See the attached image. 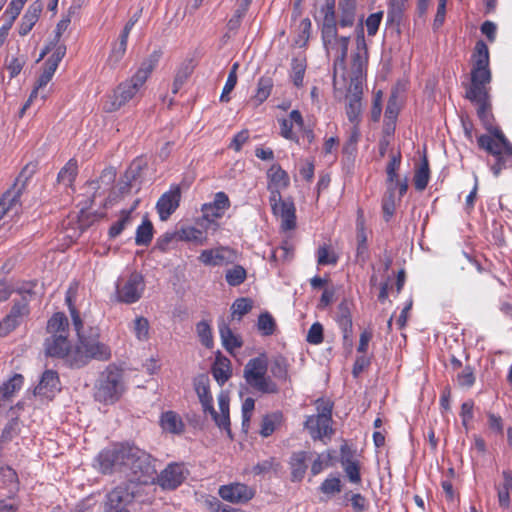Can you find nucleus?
I'll use <instances>...</instances> for the list:
<instances>
[{
	"label": "nucleus",
	"instance_id": "obj_32",
	"mask_svg": "<svg viewBox=\"0 0 512 512\" xmlns=\"http://www.w3.org/2000/svg\"><path fill=\"white\" fill-rule=\"evenodd\" d=\"M219 334L223 347L230 353L243 345L241 337L234 334L229 325L224 322L219 325Z\"/></svg>",
	"mask_w": 512,
	"mask_h": 512
},
{
	"label": "nucleus",
	"instance_id": "obj_8",
	"mask_svg": "<svg viewBox=\"0 0 512 512\" xmlns=\"http://www.w3.org/2000/svg\"><path fill=\"white\" fill-rule=\"evenodd\" d=\"M124 390L122 370L115 365H108L96 380L94 398L100 403L111 405L121 398Z\"/></svg>",
	"mask_w": 512,
	"mask_h": 512
},
{
	"label": "nucleus",
	"instance_id": "obj_40",
	"mask_svg": "<svg viewBox=\"0 0 512 512\" xmlns=\"http://www.w3.org/2000/svg\"><path fill=\"white\" fill-rule=\"evenodd\" d=\"M430 179V170H429V164L426 157H424L419 165V167L416 169L413 181L415 189L418 191H423Z\"/></svg>",
	"mask_w": 512,
	"mask_h": 512
},
{
	"label": "nucleus",
	"instance_id": "obj_34",
	"mask_svg": "<svg viewBox=\"0 0 512 512\" xmlns=\"http://www.w3.org/2000/svg\"><path fill=\"white\" fill-rule=\"evenodd\" d=\"M268 186L286 189L290 179L285 170L279 164H273L267 171Z\"/></svg>",
	"mask_w": 512,
	"mask_h": 512
},
{
	"label": "nucleus",
	"instance_id": "obj_55",
	"mask_svg": "<svg viewBox=\"0 0 512 512\" xmlns=\"http://www.w3.org/2000/svg\"><path fill=\"white\" fill-rule=\"evenodd\" d=\"M231 309L233 317H237L238 320H241V318L252 309V301L247 298L236 299Z\"/></svg>",
	"mask_w": 512,
	"mask_h": 512
},
{
	"label": "nucleus",
	"instance_id": "obj_2",
	"mask_svg": "<svg viewBox=\"0 0 512 512\" xmlns=\"http://www.w3.org/2000/svg\"><path fill=\"white\" fill-rule=\"evenodd\" d=\"M491 80L489 50L485 42L479 40L476 42L472 54L470 84L466 88L465 97L477 106V115L480 121L490 132V136L495 139L493 131L498 128L493 126L494 117L489 95Z\"/></svg>",
	"mask_w": 512,
	"mask_h": 512
},
{
	"label": "nucleus",
	"instance_id": "obj_28",
	"mask_svg": "<svg viewBox=\"0 0 512 512\" xmlns=\"http://www.w3.org/2000/svg\"><path fill=\"white\" fill-rule=\"evenodd\" d=\"M335 320L343 333V338L347 340L352 334V317L347 301H342L338 305Z\"/></svg>",
	"mask_w": 512,
	"mask_h": 512
},
{
	"label": "nucleus",
	"instance_id": "obj_33",
	"mask_svg": "<svg viewBox=\"0 0 512 512\" xmlns=\"http://www.w3.org/2000/svg\"><path fill=\"white\" fill-rule=\"evenodd\" d=\"M212 375L219 385H224L232 375L231 363L226 357H217L212 366Z\"/></svg>",
	"mask_w": 512,
	"mask_h": 512
},
{
	"label": "nucleus",
	"instance_id": "obj_31",
	"mask_svg": "<svg viewBox=\"0 0 512 512\" xmlns=\"http://www.w3.org/2000/svg\"><path fill=\"white\" fill-rule=\"evenodd\" d=\"M324 13L323 24H322V39L334 37L337 33V21L334 9V4H327L322 9Z\"/></svg>",
	"mask_w": 512,
	"mask_h": 512
},
{
	"label": "nucleus",
	"instance_id": "obj_4",
	"mask_svg": "<svg viewBox=\"0 0 512 512\" xmlns=\"http://www.w3.org/2000/svg\"><path fill=\"white\" fill-rule=\"evenodd\" d=\"M161 56V50H154L149 54L130 78L120 82L112 93L105 97L104 111L116 112L141 97L145 83L158 65Z\"/></svg>",
	"mask_w": 512,
	"mask_h": 512
},
{
	"label": "nucleus",
	"instance_id": "obj_42",
	"mask_svg": "<svg viewBox=\"0 0 512 512\" xmlns=\"http://www.w3.org/2000/svg\"><path fill=\"white\" fill-rule=\"evenodd\" d=\"M401 153L397 152L390 157L389 162L386 166V174H387V187H396L398 184V170L401 165Z\"/></svg>",
	"mask_w": 512,
	"mask_h": 512
},
{
	"label": "nucleus",
	"instance_id": "obj_7",
	"mask_svg": "<svg viewBox=\"0 0 512 512\" xmlns=\"http://www.w3.org/2000/svg\"><path fill=\"white\" fill-rule=\"evenodd\" d=\"M269 361L265 353L251 358L243 369V378L249 388L261 394H277L279 386L277 382L268 375Z\"/></svg>",
	"mask_w": 512,
	"mask_h": 512
},
{
	"label": "nucleus",
	"instance_id": "obj_52",
	"mask_svg": "<svg viewBox=\"0 0 512 512\" xmlns=\"http://www.w3.org/2000/svg\"><path fill=\"white\" fill-rule=\"evenodd\" d=\"M257 327L262 335L270 336L275 331L276 323L271 314L265 312L259 315Z\"/></svg>",
	"mask_w": 512,
	"mask_h": 512
},
{
	"label": "nucleus",
	"instance_id": "obj_47",
	"mask_svg": "<svg viewBox=\"0 0 512 512\" xmlns=\"http://www.w3.org/2000/svg\"><path fill=\"white\" fill-rule=\"evenodd\" d=\"M408 0H389L387 19L389 22H400Z\"/></svg>",
	"mask_w": 512,
	"mask_h": 512
},
{
	"label": "nucleus",
	"instance_id": "obj_10",
	"mask_svg": "<svg viewBox=\"0 0 512 512\" xmlns=\"http://www.w3.org/2000/svg\"><path fill=\"white\" fill-rule=\"evenodd\" d=\"M35 172V165L27 164L15 179L14 184L0 199V220L8 214L15 215L21 208L20 197L27 181Z\"/></svg>",
	"mask_w": 512,
	"mask_h": 512
},
{
	"label": "nucleus",
	"instance_id": "obj_25",
	"mask_svg": "<svg viewBox=\"0 0 512 512\" xmlns=\"http://www.w3.org/2000/svg\"><path fill=\"white\" fill-rule=\"evenodd\" d=\"M42 10L43 4L40 1H35L29 5L19 25V34L21 36L27 35L32 30L38 21Z\"/></svg>",
	"mask_w": 512,
	"mask_h": 512
},
{
	"label": "nucleus",
	"instance_id": "obj_14",
	"mask_svg": "<svg viewBox=\"0 0 512 512\" xmlns=\"http://www.w3.org/2000/svg\"><path fill=\"white\" fill-rule=\"evenodd\" d=\"M324 47L328 54L334 53V77L333 84L334 87L337 88L339 85L338 75L341 73V78L343 81L346 80V57L348 52V45L350 42L349 36H341L338 37V34L335 33L334 37L324 38L322 39Z\"/></svg>",
	"mask_w": 512,
	"mask_h": 512
},
{
	"label": "nucleus",
	"instance_id": "obj_62",
	"mask_svg": "<svg viewBox=\"0 0 512 512\" xmlns=\"http://www.w3.org/2000/svg\"><path fill=\"white\" fill-rule=\"evenodd\" d=\"M66 54V47L64 45H58L51 56L45 62V65L57 70L59 63Z\"/></svg>",
	"mask_w": 512,
	"mask_h": 512
},
{
	"label": "nucleus",
	"instance_id": "obj_18",
	"mask_svg": "<svg viewBox=\"0 0 512 512\" xmlns=\"http://www.w3.org/2000/svg\"><path fill=\"white\" fill-rule=\"evenodd\" d=\"M181 186L172 184L156 203V210L161 221H166L176 211L181 201Z\"/></svg>",
	"mask_w": 512,
	"mask_h": 512
},
{
	"label": "nucleus",
	"instance_id": "obj_59",
	"mask_svg": "<svg viewBox=\"0 0 512 512\" xmlns=\"http://www.w3.org/2000/svg\"><path fill=\"white\" fill-rule=\"evenodd\" d=\"M474 382L475 376L471 366H466L462 372L457 375V383L463 388H470Z\"/></svg>",
	"mask_w": 512,
	"mask_h": 512
},
{
	"label": "nucleus",
	"instance_id": "obj_58",
	"mask_svg": "<svg viewBox=\"0 0 512 512\" xmlns=\"http://www.w3.org/2000/svg\"><path fill=\"white\" fill-rule=\"evenodd\" d=\"M214 420L215 424L221 428L226 430L228 433H230V417L229 413H217L214 407L212 409H209L207 411Z\"/></svg>",
	"mask_w": 512,
	"mask_h": 512
},
{
	"label": "nucleus",
	"instance_id": "obj_45",
	"mask_svg": "<svg viewBox=\"0 0 512 512\" xmlns=\"http://www.w3.org/2000/svg\"><path fill=\"white\" fill-rule=\"evenodd\" d=\"M246 278V269L241 265H234L225 272V280L228 285L232 287L239 286L246 280Z\"/></svg>",
	"mask_w": 512,
	"mask_h": 512
},
{
	"label": "nucleus",
	"instance_id": "obj_12",
	"mask_svg": "<svg viewBox=\"0 0 512 512\" xmlns=\"http://www.w3.org/2000/svg\"><path fill=\"white\" fill-rule=\"evenodd\" d=\"M136 497L134 483H122L113 488L106 495L104 503L105 512H131Z\"/></svg>",
	"mask_w": 512,
	"mask_h": 512
},
{
	"label": "nucleus",
	"instance_id": "obj_54",
	"mask_svg": "<svg viewBox=\"0 0 512 512\" xmlns=\"http://www.w3.org/2000/svg\"><path fill=\"white\" fill-rule=\"evenodd\" d=\"M271 371L276 379L286 381L288 379V364L286 359L284 357L275 358Z\"/></svg>",
	"mask_w": 512,
	"mask_h": 512
},
{
	"label": "nucleus",
	"instance_id": "obj_11",
	"mask_svg": "<svg viewBox=\"0 0 512 512\" xmlns=\"http://www.w3.org/2000/svg\"><path fill=\"white\" fill-rule=\"evenodd\" d=\"M34 284L22 286L17 289L20 299L14 300L10 313L0 322V336H6L29 315V302L33 292Z\"/></svg>",
	"mask_w": 512,
	"mask_h": 512
},
{
	"label": "nucleus",
	"instance_id": "obj_48",
	"mask_svg": "<svg viewBox=\"0 0 512 512\" xmlns=\"http://www.w3.org/2000/svg\"><path fill=\"white\" fill-rule=\"evenodd\" d=\"M55 71H56L55 69H53L47 65H44L43 72L40 74V76L37 80V85H36L35 89L32 91L28 102L24 106V109L29 105L32 98L36 97L37 94L47 86V84L51 81Z\"/></svg>",
	"mask_w": 512,
	"mask_h": 512
},
{
	"label": "nucleus",
	"instance_id": "obj_1",
	"mask_svg": "<svg viewBox=\"0 0 512 512\" xmlns=\"http://www.w3.org/2000/svg\"><path fill=\"white\" fill-rule=\"evenodd\" d=\"M103 474L125 473L128 483L154 484L156 475L155 459L145 450L129 444H115L102 450L96 459Z\"/></svg>",
	"mask_w": 512,
	"mask_h": 512
},
{
	"label": "nucleus",
	"instance_id": "obj_56",
	"mask_svg": "<svg viewBox=\"0 0 512 512\" xmlns=\"http://www.w3.org/2000/svg\"><path fill=\"white\" fill-rule=\"evenodd\" d=\"M342 484L341 480L337 476L328 477L326 478L321 486L320 491L326 495H334L336 493H339L341 491Z\"/></svg>",
	"mask_w": 512,
	"mask_h": 512
},
{
	"label": "nucleus",
	"instance_id": "obj_16",
	"mask_svg": "<svg viewBox=\"0 0 512 512\" xmlns=\"http://www.w3.org/2000/svg\"><path fill=\"white\" fill-rule=\"evenodd\" d=\"M236 250L228 246H218L202 250L198 260L205 266L221 267L234 264L237 261Z\"/></svg>",
	"mask_w": 512,
	"mask_h": 512
},
{
	"label": "nucleus",
	"instance_id": "obj_50",
	"mask_svg": "<svg viewBox=\"0 0 512 512\" xmlns=\"http://www.w3.org/2000/svg\"><path fill=\"white\" fill-rule=\"evenodd\" d=\"M197 335L202 343L207 348L213 347V336L210 324L203 320L196 325Z\"/></svg>",
	"mask_w": 512,
	"mask_h": 512
},
{
	"label": "nucleus",
	"instance_id": "obj_13",
	"mask_svg": "<svg viewBox=\"0 0 512 512\" xmlns=\"http://www.w3.org/2000/svg\"><path fill=\"white\" fill-rule=\"evenodd\" d=\"M317 410V414L307 417L304 427L313 440L330 438L333 434L332 406L329 404L317 405Z\"/></svg>",
	"mask_w": 512,
	"mask_h": 512
},
{
	"label": "nucleus",
	"instance_id": "obj_64",
	"mask_svg": "<svg viewBox=\"0 0 512 512\" xmlns=\"http://www.w3.org/2000/svg\"><path fill=\"white\" fill-rule=\"evenodd\" d=\"M473 408L474 403L471 400L466 401L461 405L460 417L462 419V425L466 430L468 429L469 422L474 417Z\"/></svg>",
	"mask_w": 512,
	"mask_h": 512
},
{
	"label": "nucleus",
	"instance_id": "obj_43",
	"mask_svg": "<svg viewBox=\"0 0 512 512\" xmlns=\"http://www.w3.org/2000/svg\"><path fill=\"white\" fill-rule=\"evenodd\" d=\"M131 331L138 341H148L150 338V324L148 319L143 316H137L131 325Z\"/></svg>",
	"mask_w": 512,
	"mask_h": 512
},
{
	"label": "nucleus",
	"instance_id": "obj_9",
	"mask_svg": "<svg viewBox=\"0 0 512 512\" xmlns=\"http://www.w3.org/2000/svg\"><path fill=\"white\" fill-rule=\"evenodd\" d=\"M493 136L495 139L486 134L481 135L477 142L481 149L496 157V163L491 167V171L495 177H498L507 166V162H511L512 165V144L500 129H495Z\"/></svg>",
	"mask_w": 512,
	"mask_h": 512
},
{
	"label": "nucleus",
	"instance_id": "obj_46",
	"mask_svg": "<svg viewBox=\"0 0 512 512\" xmlns=\"http://www.w3.org/2000/svg\"><path fill=\"white\" fill-rule=\"evenodd\" d=\"M153 238V226L149 220H144L141 225L137 227L135 243L137 245L147 246Z\"/></svg>",
	"mask_w": 512,
	"mask_h": 512
},
{
	"label": "nucleus",
	"instance_id": "obj_30",
	"mask_svg": "<svg viewBox=\"0 0 512 512\" xmlns=\"http://www.w3.org/2000/svg\"><path fill=\"white\" fill-rule=\"evenodd\" d=\"M160 425L166 432L181 434L184 431V423L179 414L174 411H166L160 417Z\"/></svg>",
	"mask_w": 512,
	"mask_h": 512
},
{
	"label": "nucleus",
	"instance_id": "obj_20",
	"mask_svg": "<svg viewBox=\"0 0 512 512\" xmlns=\"http://www.w3.org/2000/svg\"><path fill=\"white\" fill-rule=\"evenodd\" d=\"M230 205L228 195L223 191H219L215 193L213 201L202 205L201 211L206 220L214 221L222 218L230 208Z\"/></svg>",
	"mask_w": 512,
	"mask_h": 512
},
{
	"label": "nucleus",
	"instance_id": "obj_41",
	"mask_svg": "<svg viewBox=\"0 0 512 512\" xmlns=\"http://www.w3.org/2000/svg\"><path fill=\"white\" fill-rule=\"evenodd\" d=\"M305 71H306V59L300 55L294 57L291 61L290 77L295 86L300 87L303 85Z\"/></svg>",
	"mask_w": 512,
	"mask_h": 512
},
{
	"label": "nucleus",
	"instance_id": "obj_37",
	"mask_svg": "<svg viewBox=\"0 0 512 512\" xmlns=\"http://www.w3.org/2000/svg\"><path fill=\"white\" fill-rule=\"evenodd\" d=\"M283 414L279 411L267 414L263 417L260 434L263 437H269L281 425Z\"/></svg>",
	"mask_w": 512,
	"mask_h": 512
},
{
	"label": "nucleus",
	"instance_id": "obj_63",
	"mask_svg": "<svg viewBox=\"0 0 512 512\" xmlns=\"http://www.w3.org/2000/svg\"><path fill=\"white\" fill-rule=\"evenodd\" d=\"M330 459L331 455L329 452L319 454L311 465V474L313 476L318 475L328 465Z\"/></svg>",
	"mask_w": 512,
	"mask_h": 512
},
{
	"label": "nucleus",
	"instance_id": "obj_53",
	"mask_svg": "<svg viewBox=\"0 0 512 512\" xmlns=\"http://www.w3.org/2000/svg\"><path fill=\"white\" fill-rule=\"evenodd\" d=\"M338 261V256L334 251H331L327 246H321L317 250V263L318 265H335Z\"/></svg>",
	"mask_w": 512,
	"mask_h": 512
},
{
	"label": "nucleus",
	"instance_id": "obj_3",
	"mask_svg": "<svg viewBox=\"0 0 512 512\" xmlns=\"http://www.w3.org/2000/svg\"><path fill=\"white\" fill-rule=\"evenodd\" d=\"M368 66V49L364 36V29L359 27L356 36V47L351 55V64L348 76L350 85L348 88V103L346 115L351 124H360L362 119V94L363 83L366 79Z\"/></svg>",
	"mask_w": 512,
	"mask_h": 512
},
{
	"label": "nucleus",
	"instance_id": "obj_24",
	"mask_svg": "<svg viewBox=\"0 0 512 512\" xmlns=\"http://www.w3.org/2000/svg\"><path fill=\"white\" fill-rule=\"evenodd\" d=\"M272 212L275 216L281 218V229L283 231H289L296 227V208L293 201H285Z\"/></svg>",
	"mask_w": 512,
	"mask_h": 512
},
{
	"label": "nucleus",
	"instance_id": "obj_35",
	"mask_svg": "<svg viewBox=\"0 0 512 512\" xmlns=\"http://www.w3.org/2000/svg\"><path fill=\"white\" fill-rule=\"evenodd\" d=\"M274 83L273 79L268 76H262L257 82V88L251 101L255 106L261 105L270 96Z\"/></svg>",
	"mask_w": 512,
	"mask_h": 512
},
{
	"label": "nucleus",
	"instance_id": "obj_39",
	"mask_svg": "<svg viewBox=\"0 0 512 512\" xmlns=\"http://www.w3.org/2000/svg\"><path fill=\"white\" fill-rule=\"evenodd\" d=\"M339 8L341 11L340 27L345 28L353 26L355 22L356 3L339 0Z\"/></svg>",
	"mask_w": 512,
	"mask_h": 512
},
{
	"label": "nucleus",
	"instance_id": "obj_17",
	"mask_svg": "<svg viewBox=\"0 0 512 512\" xmlns=\"http://www.w3.org/2000/svg\"><path fill=\"white\" fill-rule=\"evenodd\" d=\"M144 289L145 283L143 276L137 272H133L122 285L117 284V299L126 304L135 303L142 297Z\"/></svg>",
	"mask_w": 512,
	"mask_h": 512
},
{
	"label": "nucleus",
	"instance_id": "obj_29",
	"mask_svg": "<svg viewBox=\"0 0 512 512\" xmlns=\"http://www.w3.org/2000/svg\"><path fill=\"white\" fill-rule=\"evenodd\" d=\"M308 453L298 451L292 454L290 458L291 479L292 481H301L307 470Z\"/></svg>",
	"mask_w": 512,
	"mask_h": 512
},
{
	"label": "nucleus",
	"instance_id": "obj_51",
	"mask_svg": "<svg viewBox=\"0 0 512 512\" xmlns=\"http://www.w3.org/2000/svg\"><path fill=\"white\" fill-rule=\"evenodd\" d=\"M127 50V45L115 41L112 44L110 54L107 59V63L110 67L115 68L124 58Z\"/></svg>",
	"mask_w": 512,
	"mask_h": 512
},
{
	"label": "nucleus",
	"instance_id": "obj_49",
	"mask_svg": "<svg viewBox=\"0 0 512 512\" xmlns=\"http://www.w3.org/2000/svg\"><path fill=\"white\" fill-rule=\"evenodd\" d=\"M239 64L236 62L232 65V68L228 74L226 83L223 87L222 93L220 95L221 102H228L230 100L229 94L235 88L237 84V69Z\"/></svg>",
	"mask_w": 512,
	"mask_h": 512
},
{
	"label": "nucleus",
	"instance_id": "obj_22",
	"mask_svg": "<svg viewBox=\"0 0 512 512\" xmlns=\"http://www.w3.org/2000/svg\"><path fill=\"white\" fill-rule=\"evenodd\" d=\"M280 125V135L290 141L300 144V139L293 128L303 129L304 119L299 110H292L288 118L278 119Z\"/></svg>",
	"mask_w": 512,
	"mask_h": 512
},
{
	"label": "nucleus",
	"instance_id": "obj_19",
	"mask_svg": "<svg viewBox=\"0 0 512 512\" xmlns=\"http://www.w3.org/2000/svg\"><path fill=\"white\" fill-rule=\"evenodd\" d=\"M219 496L230 503H246L254 497V490L243 483H230L220 486Z\"/></svg>",
	"mask_w": 512,
	"mask_h": 512
},
{
	"label": "nucleus",
	"instance_id": "obj_36",
	"mask_svg": "<svg viewBox=\"0 0 512 512\" xmlns=\"http://www.w3.org/2000/svg\"><path fill=\"white\" fill-rule=\"evenodd\" d=\"M78 172V165L75 159H70L59 171L57 176L58 183L65 187H72Z\"/></svg>",
	"mask_w": 512,
	"mask_h": 512
},
{
	"label": "nucleus",
	"instance_id": "obj_44",
	"mask_svg": "<svg viewBox=\"0 0 512 512\" xmlns=\"http://www.w3.org/2000/svg\"><path fill=\"white\" fill-rule=\"evenodd\" d=\"M396 187H387V190L382 199V210L384 219L389 221L395 213L396 210Z\"/></svg>",
	"mask_w": 512,
	"mask_h": 512
},
{
	"label": "nucleus",
	"instance_id": "obj_27",
	"mask_svg": "<svg viewBox=\"0 0 512 512\" xmlns=\"http://www.w3.org/2000/svg\"><path fill=\"white\" fill-rule=\"evenodd\" d=\"M194 389L202 405L204 413L213 407V397L210 393L209 379L200 375L194 379Z\"/></svg>",
	"mask_w": 512,
	"mask_h": 512
},
{
	"label": "nucleus",
	"instance_id": "obj_5",
	"mask_svg": "<svg viewBox=\"0 0 512 512\" xmlns=\"http://www.w3.org/2000/svg\"><path fill=\"white\" fill-rule=\"evenodd\" d=\"M69 311L72 318V324L77 334V344L73 348V354L70 356V367L81 368L87 365L91 360L107 361L111 358L110 347L99 340L98 330L91 329L89 334L83 332V321L77 309L72 305L69 296L66 297Z\"/></svg>",
	"mask_w": 512,
	"mask_h": 512
},
{
	"label": "nucleus",
	"instance_id": "obj_60",
	"mask_svg": "<svg viewBox=\"0 0 512 512\" xmlns=\"http://www.w3.org/2000/svg\"><path fill=\"white\" fill-rule=\"evenodd\" d=\"M24 7L23 0H12L3 13L5 19L15 21Z\"/></svg>",
	"mask_w": 512,
	"mask_h": 512
},
{
	"label": "nucleus",
	"instance_id": "obj_38",
	"mask_svg": "<svg viewBox=\"0 0 512 512\" xmlns=\"http://www.w3.org/2000/svg\"><path fill=\"white\" fill-rule=\"evenodd\" d=\"M138 202H139V200H136L130 210H122L121 211L119 219L115 223H113L109 229V236L111 238H116L117 236H119L122 233V231L128 225L131 224V222H132L131 213L136 208Z\"/></svg>",
	"mask_w": 512,
	"mask_h": 512
},
{
	"label": "nucleus",
	"instance_id": "obj_57",
	"mask_svg": "<svg viewBox=\"0 0 512 512\" xmlns=\"http://www.w3.org/2000/svg\"><path fill=\"white\" fill-rule=\"evenodd\" d=\"M306 341L313 345L323 342V326L319 322H315L308 330Z\"/></svg>",
	"mask_w": 512,
	"mask_h": 512
},
{
	"label": "nucleus",
	"instance_id": "obj_6",
	"mask_svg": "<svg viewBox=\"0 0 512 512\" xmlns=\"http://www.w3.org/2000/svg\"><path fill=\"white\" fill-rule=\"evenodd\" d=\"M47 332L49 336L44 342L46 355L63 359L70 366V356L73 354L74 347L68 340L69 322L66 315L62 312L53 314L48 320Z\"/></svg>",
	"mask_w": 512,
	"mask_h": 512
},
{
	"label": "nucleus",
	"instance_id": "obj_61",
	"mask_svg": "<svg viewBox=\"0 0 512 512\" xmlns=\"http://www.w3.org/2000/svg\"><path fill=\"white\" fill-rule=\"evenodd\" d=\"M383 17V12H376L373 14H370L366 19V27H367V33L369 36H374L380 26L381 20Z\"/></svg>",
	"mask_w": 512,
	"mask_h": 512
},
{
	"label": "nucleus",
	"instance_id": "obj_15",
	"mask_svg": "<svg viewBox=\"0 0 512 512\" xmlns=\"http://www.w3.org/2000/svg\"><path fill=\"white\" fill-rule=\"evenodd\" d=\"M189 472L183 463H169L159 474L155 475V483L162 490H175L187 478Z\"/></svg>",
	"mask_w": 512,
	"mask_h": 512
},
{
	"label": "nucleus",
	"instance_id": "obj_23",
	"mask_svg": "<svg viewBox=\"0 0 512 512\" xmlns=\"http://www.w3.org/2000/svg\"><path fill=\"white\" fill-rule=\"evenodd\" d=\"M60 390L58 373L54 370H46L43 372L39 384L35 387L34 394L51 399Z\"/></svg>",
	"mask_w": 512,
	"mask_h": 512
},
{
	"label": "nucleus",
	"instance_id": "obj_26",
	"mask_svg": "<svg viewBox=\"0 0 512 512\" xmlns=\"http://www.w3.org/2000/svg\"><path fill=\"white\" fill-rule=\"evenodd\" d=\"M356 231H357V250L356 257L358 260L364 262L368 257V247H367V238L368 233L365 228V220L363 211L361 209L358 210L357 220H356Z\"/></svg>",
	"mask_w": 512,
	"mask_h": 512
},
{
	"label": "nucleus",
	"instance_id": "obj_21",
	"mask_svg": "<svg viewBox=\"0 0 512 512\" xmlns=\"http://www.w3.org/2000/svg\"><path fill=\"white\" fill-rule=\"evenodd\" d=\"M340 463L348 480L353 484H360V463L356 459L354 452L347 445H343L340 448Z\"/></svg>",
	"mask_w": 512,
	"mask_h": 512
}]
</instances>
